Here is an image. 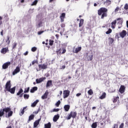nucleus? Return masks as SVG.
Here are the masks:
<instances>
[{"instance_id":"obj_1","label":"nucleus","mask_w":128,"mask_h":128,"mask_svg":"<svg viewBox=\"0 0 128 128\" xmlns=\"http://www.w3.org/2000/svg\"><path fill=\"white\" fill-rule=\"evenodd\" d=\"M98 16H101V18L103 19L108 16V9L104 8H101L98 10Z\"/></svg>"},{"instance_id":"obj_2","label":"nucleus","mask_w":128,"mask_h":128,"mask_svg":"<svg viewBox=\"0 0 128 128\" xmlns=\"http://www.w3.org/2000/svg\"><path fill=\"white\" fill-rule=\"evenodd\" d=\"M118 20H120L119 21L118 24H122V18H118L116 20H114L111 23V28L113 30L116 28V21Z\"/></svg>"},{"instance_id":"obj_3","label":"nucleus","mask_w":128,"mask_h":128,"mask_svg":"<svg viewBox=\"0 0 128 128\" xmlns=\"http://www.w3.org/2000/svg\"><path fill=\"white\" fill-rule=\"evenodd\" d=\"M78 114V113L76 112H71L68 116L67 117V120H70L72 118H76V115Z\"/></svg>"},{"instance_id":"obj_4","label":"nucleus","mask_w":128,"mask_h":128,"mask_svg":"<svg viewBox=\"0 0 128 128\" xmlns=\"http://www.w3.org/2000/svg\"><path fill=\"white\" fill-rule=\"evenodd\" d=\"M10 110V108L8 107V108H5L2 110H0V116H2L4 114V112L6 113L8 112Z\"/></svg>"},{"instance_id":"obj_5","label":"nucleus","mask_w":128,"mask_h":128,"mask_svg":"<svg viewBox=\"0 0 128 128\" xmlns=\"http://www.w3.org/2000/svg\"><path fill=\"white\" fill-rule=\"evenodd\" d=\"M39 68H36L37 72H40L41 70H46L48 68V64H44L38 65Z\"/></svg>"},{"instance_id":"obj_6","label":"nucleus","mask_w":128,"mask_h":128,"mask_svg":"<svg viewBox=\"0 0 128 128\" xmlns=\"http://www.w3.org/2000/svg\"><path fill=\"white\" fill-rule=\"evenodd\" d=\"M12 88V85L10 84V80L8 81L5 85V90L4 92L6 90L8 92Z\"/></svg>"},{"instance_id":"obj_7","label":"nucleus","mask_w":128,"mask_h":128,"mask_svg":"<svg viewBox=\"0 0 128 128\" xmlns=\"http://www.w3.org/2000/svg\"><path fill=\"white\" fill-rule=\"evenodd\" d=\"M120 97L118 96H114L112 99V102L114 104H116V102H118V106H120Z\"/></svg>"},{"instance_id":"obj_8","label":"nucleus","mask_w":128,"mask_h":128,"mask_svg":"<svg viewBox=\"0 0 128 128\" xmlns=\"http://www.w3.org/2000/svg\"><path fill=\"white\" fill-rule=\"evenodd\" d=\"M10 64L11 63L10 62H6L2 64V68H3V70H6V68H8V66H10Z\"/></svg>"},{"instance_id":"obj_9","label":"nucleus","mask_w":128,"mask_h":128,"mask_svg":"<svg viewBox=\"0 0 128 128\" xmlns=\"http://www.w3.org/2000/svg\"><path fill=\"white\" fill-rule=\"evenodd\" d=\"M70 92L69 90H65L63 92V98H68L69 96H70Z\"/></svg>"},{"instance_id":"obj_10","label":"nucleus","mask_w":128,"mask_h":128,"mask_svg":"<svg viewBox=\"0 0 128 128\" xmlns=\"http://www.w3.org/2000/svg\"><path fill=\"white\" fill-rule=\"evenodd\" d=\"M46 77H42L40 78L36 79V84H40V82H42L44 80H46Z\"/></svg>"},{"instance_id":"obj_11","label":"nucleus","mask_w":128,"mask_h":128,"mask_svg":"<svg viewBox=\"0 0 128 128\" xmlns=\"http://www.w3.org/2000/svg\"><path fill=\"white\" fill-rule=\"evenodd\" d=\"M24 90H22V88H20L19 91L16 94V96H19V98H22V96H24Z\"/></svg>"},{"instance_id":"obj_12","label":"nucleus","mask_w":128,"mask_h":128,"mask_svg":"<svg viewBox=\"0 0 128 128\" xmlns=\"http://www.w3.org/2000/svg\"><path fill=\"white\" fill-rule=\"evenodd\" d=\"M20 72V66H16V68L12 72V74L13 76H15V74H18V72Z\"/></svg>"},{"instance_id":"obj_13","label":"nucleus","mask_w":128,"mask_h":128,"mask_svg":"<svg viewBox=\"0 0 128 128\" xmlns=\"http://www.w3.org/2000/svg\"><path fill=\"white\" fill-rule=\"evenodd\" d=\"M62 48L56 51L58 54H66V50L65 48H62Z\"/></svg>"},{"instance_id":"obj_14","label":"nucleus","mask_w":128,"mask_h":128,"mask_svg":"<svg viewBox=\"0 0 128 128\" xmlns=\"http://www.w3.org/2000/svg\"><path fill=\"white\" fill-rule=\"evenodd\" d=\"M120 38H124L126 36V31L125 30H123L120 33Z\"/></svg>"},{"instance_id":"obj_15","label":"nucleus","mask_w":128,"mask_h":128,"mask_svg":"<svg viewBox=\"0 0 128 128\" xmlns=\"http://www.w3.org/2000/svg\"><path fill=\"white\" fill-rule=\"evenodd\" d=\"M8 52V48H2L0 52L3 54H6V53Z\"/></svg>"},{"instance_id":"obj_16","label":"nucleus","mask_w":128,"mask_h":128,"mask_svg":"<svg viewBox=\"0 0 128 128\" xmlns=\"http://www.w3.org/2000/svg\"><path fill=\"white\" fill-rule=\"evenodd\" d=\"M125 90L126 87L124 86H121L119 89V92H120V94H124Z\"/></svg>"},{"instance_id":"obj_17","label":"nucleus","mask_w":128,"mask_h":128,"mask_svg":"<svg viewBox=\"0 0 128 128\" xmlns=\"http://www.w3.org/2000/svg\"><path fill=\"white\" fill-rule=\"evenodd\" d=\"M64 18H66V13H62L60 16L61 22H64Z\"/></svg>"},{"instance_id":"obj_18","label":"nucleus","mask_w":128,"mask_h":128,"mask_svg":"<svg viewBox=\"0 0 128 128\" xmlns=\"http://www.w3.org/2000/svg\"><path fill=\"white\" fill-rule=\"evenodd\" d=\"M48 92L46 90L44 95L42 96V100H46V98H48Z\"/></svg>"},{"instance_id":"obj_19","label":"nucleus","mask_w":128,"mask_h":128,"mask_svg":"<svg viewBox=\"0 0 128 128\" xmlns=\"http://www.w3.org/2000/svg\"><path fill=\"white\" fill-rule=\"evenodd\" d=\"M58 118H60V115H58V114L55 115L53 118V122H56Z\"/></svg>"},{"instance_id":"obj_20","label":"nucleus","mask_w":128,"mask_h":128,"mask_svg":"<svg viewBox=\"0 0 128 128\" xmlns=\"http://www.w3.org/2000/svg\"><path fill=\"white\" fill-rule=\"evenodd\" d=\"M52 86V80H48L47 82V83L46 84V88H48L49 86Z\"/></svg>"},{"instance_id":"obj_21","label":"nucleus","mask_w":128,"mask_h":128,"mask_svg":"<svg viewBox=\"0 0 128 128\" xmlns=\"http://www.w3.org/2000/svg\"><path fill=\"white\" fill-rule=\"evenodd\" d=\"M8 92H10V94H14V92H16V86H14L12 88H10V89Z\"/></svg>"},{"instance_id":"obj_22","label":"nucleus","mask_w":128,"mask_h":128,"mask_svg":"<svg viewBox=\"0 0 128 128\" xmlns=\"http://www.w3.org/2000/svg\"><path fill=\"white\" fill-rule=\"evenodd\" d=\"M40 120H36L34 123V128H36L40 124Z\"/></svg>"},{"instance_id":"obj_23","label":"nucleus","mask_w":128,"mask_h":128,"mask_svg":"<svg viewBox=\"0 0 128 128\" xmlns=\"http://www.w3.org/2000/svg\"><path fill=\"white\" fill-rule=\"evenodd\" d=\"M34 118V114H31L30 116H29L28 120L27 122L28 124H29L30 122V120H32Z\"/></svg>"},{"instance_id":"obj_24","label":"nucleus","mask_w":128,"mask_h":128,"mask_svg":"<svg viewBox=\"0 0 128 128\" xmlns=\"http://www.w3.org/2000/svg\"><path fill=\"white\" fill-rule=\"evenodd\" d=\"M36 90H38V87L34 86L30 89V92H31V94H34V92Z\"/></svg>"},{"instance_id":"obj_25","label":"nucleus","mask_w":128,"mask_h":128,"mask_svg":"<svg viewBox=\"0 0 128 128\" xmlns=\"http://www.w3.org/2000/svg\"><path fill=\"white\" fill-rule=\"evenodd\" d=\"M70 105L68 104L65 105L64 106V110H66V112H68V110H70Z\"/></svg>"},{"instance_id":"obj_26","label":"nucleus","mask_w":128,"mask_h":128,"mask_svg":"<svg viewBox=\"0 0 128 128\" xmlns=\"http://www.w3.org/2000/svg\"><path fill=\"white\" fill-rule=\"evenodd\" d=\"M38 102H40V100H36L31 104V106L32 108H34V106H36V104H38Z\"/></svg>"},{"instance_id":"obj_27","label":"nucleus","mask_w":128,"mask_h":128,"mask_svg":"<svg viewBox=\"0 0 128 128\" xmlns=\"http://www.w3.org/2000/svg\"><path fill=\"white\" fill-rule=\"evenodd\" d=\"M114 42V38H108V44H112V43Z\"/></svg>"},{"instance_id":"obj_28","label":"nucleus","mask_w":128,"mask_h":128,"mask_svg":"<svg viewBox=\"0 0 128 128\" xmlns=\"http://www.w3.org/2000/svg\"><path fill=\"white\" fill-rule=\"evenodd\" d=\"M84 19H80V23H79V28H80L84 26Z\"/></svg>"},{"instance_id":"obj_29","label":"nucleus","mask_w":128,"mask_h":128,"mask_svg":"<svg viewBox=\"0 0 128 128\" xmlns=\"http://www.w3.org/2000/svg\"><path fill=\"white\" fill-rule=\"evenodd\" d=\"M26 108H28V106L23 108V109L21 110V112H20V116H22L24 114V110H26Z\"/></svg>"},{"instance_id":"obj_30","label":"nucleus","mask_w":128,"mask_h":128,"mask_svg":"<svg viewBox=\"0 0 128 128\" xmlns=\"http://www.w3.org/2000/svg\"><path fill=\"white\" fill-rule=\"evenodd\" d=\"M82 50V46H79L75 49V54H78Z\"/></svg>"},{"instance_id":"obj_31","label":"nucleus","mask_w":128,"mask_h":128,"mask_svg":"<svg viewBox=\"0 0 128 128\" xmlns=\"http://www.w3.org/2000/svg\"><path fill=\"white\" fill-rule=\"evenodd\" d=\"M112 4V1L110 0H106V2H104V4H106V6H110Z\"/></svg>"},{"instance_id":"obj_32","label":"nucleus","mask_w":128,"mask_h":128,"mask_svg":"<svg viewBox=\"0 0 128 128\" xmlns=\"http://www.w3.org/2000/svg\"><path fill=\"white\" fill-rule=\"evenodd\" d=\"M52 128V124L50 122H48L47 124H44V128Z\"/></svg>"},{"instance_id":"obj_33","label":"nucleus","mask_w":128,"mask_h":128,"mask_svg":"<svg viewBox=\"0 0 128 128\" xmlns=\"http://www.w3.org/2000/svg\"><path fill=\"white\" fill-rule=\"evenodd\" d=\"M106 92H104L102 94V96H101L99 98H100V100H104V98H106Z\"/></svg>"},{"instance_id":"obj_34","label":"nucleus","mask_w":128,"mask_h":128,"mask_svg":"<svg viewBox=\"0 0 128 128\" xmlns=\"http://www.w3.org/2000/svg\"><path fill=\"white\" fill-rule=\"evenodd\" d=\"M12 109L10 108V110L8 112V118H10L12 116V114H14V112L12 111H11Z\"/></svg>"},{"instance_id":"obj_35","label":"nucleus","mask_w":128,"mask_h":128,"mask_svg":"<svg viewBox=\"0 0 128 128\" xmlns=\"http://www.w3.org/2000/svg\"><path fill=\"white\" fill-rule=\"evenodd\" d=\"M98 127V122H94L92 124V128H96Z\"/></svg>"},{"instance_id":"obj_36","label":"nucleus","mask_w":128,"mask_h":128,"mask_svg":"<svg viewBox=\"0 0 128 128\" xmlns=\"http://www.w3.org/2000/svg\"><path fill=\"white\" fill-rule=\"evenodd\" d=\"M88 94L89 96H92L94 94V91L90 89L88 91Z\"/></svg>"},{"instance_id":"obj_37","label":"nucleus","mask_w":128,"mask_h":128,"mask_svg":"<svg viewBox=\"0 0 128 128\" xmlns=\"http://www.w3.org/2000/svg\"><path fill=\"white\" fill-rule=\"evenodd\" d=\"M12 46V50H14V48H16V46H18V43H16V42H14Z\"/></svg>"},{"instance_id":"obj_38","label":"nucleus","mask_w":128,"mask_h":128,"mask_svg":"<svg viewBox=\"0 0 128 128\" xmlns=\"http://www.w3.org/2000/svg\"><path fill=\"white\" fill-rule=\"evenodd\" d=\"M6 38H7V40H6V42L8 44H10V36H6Z\"/></svg>"},{"instance_id":"obj_39","label":"nucleus","mask_w":128,"mask_h":128,"mask_svg":"<svg viewBox=\"0 0 128 128\" xmlns=\"http://www.w3.org/2000/svg\"><path fill=\"white\" fill-rule=\"evenodd\" d=\"M54 41L53 40H49V44L51 46H54Z\"/></svg>"},{"instance_id":"obj_40","label":"nucleus","mask_w":128,"mask_h":128,"mask_svg":"<svg viewBox=\"0 0 128 128\" xmlns=\"http://www.w3.org/2000/svg\"><path fill=\"white\" fill-rule=\"evenodd\" d=\"M112 32V30L111 28H109L108 31L106 32V34H111Z\"/></svg>"},{"instance_id":"obj_41","label":"nucleus","mask_w":128,"mask_h":128,"mask_svg":"<svg viewBox=\"0 0 128 128\" xmlns=\"http://www.w3.org/2000/svg\"><path fill=\"white\" fill-rule=\"evenodd\" d=\"M30 92V87H28V88H26L24 90V94H26Z\"/></svg>"},{"instance_id":"obj_42","label":"nucleus","mask_w":128,"mask_h":128,"mask_svg":"<svg viewBox=\"0 0 128 128\" xmlns=\"http://www.w3.org/2000/svg\"><path fill=\"white\" fill-rule=\"evenodd\" d=\"M92 58H94V56H88V60H92Z\"/></svg>"},{"instance_id":"obj_43","label":"nucleus","mask_w":128,"mask_h":128,"mask_svg":"<svg viewBox=\"0 0 128 128\" xmlns=\"http://www.w3.org/2000/svg\"><path fill=\"white\" fill-rule=\"evenodd\" d=\"M24 98H26V100H28V98H30V95L28 94H24Z\"/></svg>"},{"instance_id":"obj_44","label":"nucleus","mask_w":128,"mask_h":128,"mask_svg":"<svg viewBox=\"0 0 128 128\" xmlns=\"http://www.w3.org/2000/svg\"><path fill=\"white\" fill-rule=\"evenodd\" d=\"M38 4V0H35L32 4V6H36V4Z\"/></svg>"},{"instance_id":"obj_45","label":"nucleus","mask_w":128,"mask_h":128,"mask_svg":"<svg viewBox=\"0 0 128 128\" xmlns=\"http://www.w3.org/2000/svg\"><path fill=\"white\" fill-rule=\"evenodd\" d=\"M60 100H58L56 104V106L58 107L60 106Z\"/></svg>"},{"instance_id":"obj_46","label":"nucleus","mask_w":128,"mask_h":128,"mask_svg":"<svg viewBox=\"0 0 128 128\" xmlns=\"http://www.w3.org/2000/svg\"><path fill=\"white\" fill-rule=\"evenodd\" d=\"M36 50H37L36 47H32V48L31 50H32V52H36Z\"/></svg>"},{"instance_id":"obj_47","label":"nucleus","mask_w":128,"mask_h":128,"mask_svg":"<svg viewBox=\"0 0 128 128\" xmlns=\"http://www.w3.org/2000/svg\"><path fill=\"white\" fill-rule=\"evenodd\" d=\"M124 9L126 10H128V4H125V5L124 6Z\"/></svg>"},{"instance_id":"obj_48","label":"nucleus","mask_w":128,"mask_h":128,"mask_svg":"<svg viewBox=\"0 0 128 128\" xmlns=\"http://www.w3.org/2000/svg\"><path fill=\"white\" fill-rule=\"evenodd\" d=\"M44 30L39 31V32H38V36H40V34H44Z\"/></svg>"},{"instance_id":"obj_49","label":"nucleus","mask_w":128,"mask_h":128,"mask_svg":"<svg viewBox=\"0 0 128 128\" xmlns=\"http://www.w3.org/2000/svg\"><path fill=\"white\" fill-rule=\"evenodd\" d=\"M118 10H120V7L117 6L114 10V12H118Z\"/></svg>"},{"instance_id":"obj_50","label":"nucleus","mask_w":128,"mask_h":128,"mask_svg":"<svg viewBox=\"0 0 128 128\" xmlns=\"http://www.w3.org/2000/svg\"><path fill=\"white\" fill-rule=\"evenodd\" d=\"M112 128H118V124H114Z\"/></svg>"},{"instance_id":"obj_51","label":"nucleus","mask_w":128,"mask_h":128,"mask_svg":"<svg viewBox=\"0 0 128 128\" xmlns=\"http://www.w3.org/2000/svg\"><path fill=\"white\" fill-rule=\"evenodd\" d=\"M124 123H122L119 126V128H124Z\"/></svg>"},{"instance_id":"obj_52","label":"nucleus","mask_w":128,"mask_h":128,"mask_svg":"<svg viewBox=\"0 0 128 128\" xmlns=\"http://www.w3.org/2000/svg\"><path fill=\"white\" fill-rule=\"evenodd\" d=\"M40 112V108H38V110L36 112H34L36 114H38Z\"/></svg>"},{"instance_id":"obj_53","label":"nucleus","mask_w":128,"mask_h":128,"mask_svg":"<svg viewBox=\"0 0 128 128\" xmlns=\"http://www.w3.org/2000/svg\"><path fill=\"white\" fill-rule=\"evenodd\" d=\"M60 26L61 28H65L66 27V24H64V23H62L61 24H60Z\"/></svg>"},{"instance_id":"obj_54","label":"nucleus","mask_w":128,"mask_h":128,"mask_svg":"<svg viewBox=\"0 0 128 128\" xmlns=\"http://www.w3.org/2000/svg\"><path fill=\"white\" fill-rule=\"evenodd\" d=\"M2 17L0 16V24H2Z\"/></svg>"},{"instance_id":"obj_55","label":"nucleus","mask_w":128,"mask_h":128,"mask_svg":"<svg viewBox=\"0 0 128 128\" xmlns=\"http://www.w3.org/2000/svg\"><path fill=\"white\" fill-rule=\"evenodd\" d=\"M59 110H60V108H54V109H53V112H58Z\"/></svg>"},{"instance_id":"obj_56","label":"nucleus","mask_w":128,"mask_h":128,"mask_svg":"<svg viewBox=\"0 0 128 128\" xmlns=\"http://www.w3.org/2000/svg\"><path fill=\"white\" fill-rule=\"evenodd\" d=\"M37 62L36 60H34L32 62V66H34L35 64H36Z\"/></svg>"},{"instance_id":"obj_57","label":"nucleus","mask_w":128,"mask_h":128,"mask_svg":"<svg viewBox=\"0 0 128 128\" xmlns=\"http://www.w3.org/2000/svg\"><path fill=\"white\" fill-rule=\"evenodd\" d=\"M24 56H28V52L26 51L25 53L24 54Z\"/></svg>"},{"instance_id":"obj_58","label":"nucleus","mask_w":128,"mask_h":128,"mask_svg":"<svg viewBox=\"0 0 128 128\" xmlns=\"http://www.w3.org/2000/svg\"><path fill=\"white\" fill-rule=\"evenodd\" d=\"M70 78H72V76H68V78H66V80H70Z\"/></svg>"},{"instance_id":"obj_59","label":"nucleus","mask_w":128,"mask_h":128,"mask_svg":"<svg viewBox=\"0 0 128 128\" xmlns=\"http://www.w3.org/2000/svg\"><path fill=\"white\" fill-rule=\"evenodd\" d=\"M0 34L1 36H4V30H2V32H0Z\"/></svg>"},{"instance_id":"obj_60","label":"nucleus","mask_w":128,"mask_h":128,"mask_svg":"<svg viewBox=\"0 0 128 128\" xmlns=\"http://www.w3.org/2000/svg\"><path fill=\"white\" fill-rule=\"evenodd\" d=\"M77 96H82V93H78L76 94Z\"/></svg>"},{"instance_id":"obj_61","label":"nucleus","mask_w":128,"mask_h":128,"mask_svg":"<svg viewBox=\"0 0 128 128\" xmlns=\"http://www.w3.org/2000/svg\"><path fill=\"white\" fill-rule=\"evenodd\" d=\"M56 38H58L60 37V35H58V34H56Z\"/></svg>"},{"instance_id":"obj_62","label":"nucleus","mask_w":128,"mask_h":128,"mask_svg":"<svg viewBox=\"0 0 128 128\" xmlns=\"http://www.w3.org/2000/svg\"><path fill=\"white\" fill-rule=\"evenodd\" d=\"M20 0V2H22V4L24 2V0Z\"/></svg>"},{"instance_id":"obj_63","label":"nucleus","mask_w":128,"mask_h":128,"mask_svg":"<svg viewBox=\"0 0 128 128\" xmlns=\"http://www.w3.org/2000/svg\"><path fill=\"white\" fill-rule=\"evenodd\" d=\"M62 68L63 69V70H64L65 68H66V66H62Z\"/></svg>"},{"instance_id":"obj_64","label":"nucleus","mask_w":128,"mask_h":128,"mask_svg":"<svg viewBox=\"0 0 128 128\" xmlns=\"http://www.w3.org/2000/svg\"><path fill=\"white\" fill-rule=\"evenodd\" d=\"M12 128V126H8L7 128Z\"/></svg>"}]
</instances>
